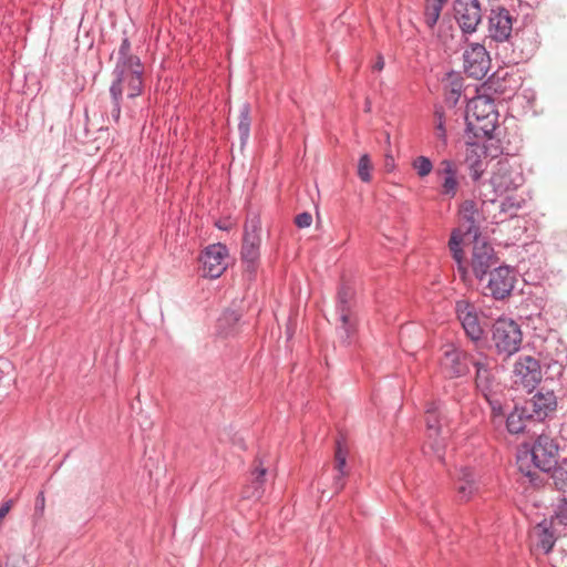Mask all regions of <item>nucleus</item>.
Returning a JSON list of instances; mask_svg holds the SVG:
<instances>
[{
    "instance_id": "1",
    "label": "nucleus",
    "mask_w": 567,
    "mask_h": 567,
    "mask_svg": "<svg viewBox=\"0 0 567 567\" xmlns=\"http://www.w3.org/2000/svg\"><path fill=\"white\" fill-rule=\"evenodd\" d=\"M115 81L110 87L113 100H121L124 93L127 97L138 96L143 90V66L140 58L131 54V44L124 39L116 52L114 69Z\"/></svg>"
},
{
    "instance_id": "2",
    "label": "nucleus",
    "mask_w": 567,
    "mask_h": 567,
    "mask_svg": "<svg viewBox=\"0 0 567 567\" xmlns=\"http://www.w3.org/2000/svg\"><path fill=\"white\" fill-rule=\"evenodd\" d=\"M524 177L519 166L509 159H499L493 167L489 185L493 192L502 197L501 210L513 216L524 203V198L517 194L523 185Z\"/></svg>"
},
{
    "instance_id": "3",
    "label": "nucleus",
    "mask_w": 567,
    "mask_h": 567,
    "mask_svg": "<svg viewBox=\"0 0 567 567\" xmlns=\"http://www.w3.org/2000/svg\"><path fill=\"white\" fill-rule=\"evenodd\" d=\"M458 213L460 226L452 231L449 240V247L457 264V270L462 279L465 281L468 276V269L460 245L465 238L478 237L480 213L476 203L471 199H466L462 203Z\"/></svg>"
},
{
    "instance_id": "4",
    "label": "nucleus",
    "mask_w": 567,
    "mask_h": 567,
    "mask_svg": "<svg viewBox=\"0 0 567 567\" xmlns=\"http://www.w3.org/2000/svg\"><path fill=\"white\" fill-rule=\"evenodd\" d=\"M558 446L548 435H539L530 452L526 451L518 455L517 464L519 471L529 478L532 483L537 480V473L532 470V461L535 468L549 472L557 465Z\"/></svg>"
},
{
    "instance_id": "5",
    "label": "nucleus",
    "mask_w": 567,
    "mask_h": 567,
    "mask_svg": "<svg viewBox=\"0 0 567 567\" xmlns=\"http://www.w3.org/2000/svg\"><path fill=\"white\" fill-rule=\"evenodd\" d=\"M465 118L476 137H489L497 126L498 112L491 97L478 95L467 103Z\"/></svg>"
},
{
    "instance_id": "6",
    "label": "nucleus",
    "mask_w": 567,
    "mask_h": 567,
    "mask_svg": "<svg viewBox=\"0 0 567 567\" xmlns=\"http://www.w3.org/2000/svg\"><path fill=\"white\" fill-rule=\"evenodd\" d=\"M492 340L499 353L512 355L519 350L523 333L513 319L499 318L493 324Z\"/></svg>"
},
{
    "instance_id": "7",
    "label": "nucleus",
    "mask_w": 567,
    "mask_h": 567,
    "mask_svg": "<svg viewBox=\"0 0 567 567\" xmlns=\"http://www.w3.org/2000/svg\"><path fill=\"white\" fill-rule=\"evenodd\" d=\"M443 417L439 406H431L425 412L427 444L432 451L442 458V451L450 434L449 429L443 424Z\"/></svg>"
},
{
    "instance_id": "8",
    "label": "nucleus",
    "mask_w": 567,
    "mask_h": 567,
    "mask_svg": "<svg viewBox=\"0 0 567 567\" xmlns=\"http://www.w3.org/2000/svg\"><path fill=\"white\" fill-rule=\"evenodd\" d=\"M497 264L494 248L482 237H473L470 266L477 279H483L487 271Z\"/></svg>"
},
{
    "instance_id": "9",
    "label": "nucleus",
    "mask_w": 567,
    "mask_h": 567,
    "mask_svg": "<svg viewBox=\"0 0 567 567\" xmlns=\"http://www.w3.org/2000/svg\"><path fill=\"white\" fill-rule=\"evenodd\" d=\"M261 220L258 216L247 219L244 227L241 257L249 267H254L260 256Z\"/></svg>"
},
{
    "instance_id": "10",
    "label": "nucleus",
    "mask_w": 567,
    "mask_h": 567,
    "mask_svg": "<svg viewBox=\"0 0 567 567\" xmlns=\"http://www.w3.org/2000/svg\"><path fill=\"white\" fill-rule=\"evenodd\" d=\"M464 70L468 76L476 80L483 79L491 68V59L484 45L472 43L464 51Z\"/></svg>"
},
{
    "instance_id": "11",
    "label": "nucleus",
    "mask_w": 567,
    "mask_h": 567,
    "mask_svg": "<svg viewBox=\"0 0 567 567\" xmlns=\"http://www.w3.org/2000/svg\"><path fill=\"white\" fill-rule=\"evenodd\" d=\"M228 249L223 244L208 246L200 256L205 277L218 278L227 268Z\"/></svg>"
},
{
    "instance_id": "12",
    "label": "nucleus",
    "mask_w": 567,
    "mask_h": 567,
    "mask_svg": "<svg viewBox=\"0 0 567 567\" xmlns=\"http://www.w3.org/2000/svg\"><path fill=\"white\" fill-rule=\"evenodd\" d=\"M455 19L465 33H473L482 21V9L478 0H456L454 3Z\"/></svg>"
},
{
    "instance_id": "13",
    "label": "nucleus",
    "mask_w": 567,
    "mask_h": 567,
    "mask_svg": "<svg viewBox=\"0 0 567 567\" xmlns=\"http://www.w3.org/2000/svg\"><path fill=\"white\" fill-rule=\"evenodd\" d=\"M455 311L466 336L473 341L480 340L484 330L476 307L467 300H460L455 305Z\"/></svg>"
},
{
    "instance_id": "14",
    "label": "nucleus",
    "mask_w": 567,
    "mask_h": 567,
    "mask_svg": "<svg viewBox=\"0 0 567 567\" xmlns=\"http://www.w3.org/2000/svg\"><path fill=\"white\" fill-rule=\"evenodd\" d=\"M514 382L526 389H533L542 380V371L538 361L530 357H520L514 365Z\"/></svg>"
},
{
    "instance_id": "15",
    "label": "nucleus",
    "mask_w": 567,
    "mask_h": 567,
    "mask_svg": "<svg viewBox=\"0 0 567 567\" xmlns=\"http://www.w3.org/2000/svg\"><path fill=\"white\" fill-rule=\"evenodd\" d=\"M353 291L350 287L341 286L337 296V311L340 329L348 339L354 330V321L351 313Z\"/></svg>"
},
{
    "instance_id": "16",
    "label": "nucleus",
    "mask_w": 567,
    "mask_h": 567,
    "mask_svg": "<svg viewBox=\"0 0 567 567\" xmlns=\"http://www.w3.org/2000/svg\"><path fill=\"white\" fill-rule=\"evenodd\" d=\"M513 29L512 17L506 9L498 8L491 11L488 32L492 39L498 42L506 41Z\"/></svg>"
},
{
    "instance_id": "17",
    "label": "nucleus",
    "mask_w": 567,
    "mask_h": 567,
    "mask_svg": "<svg viewBox=\"0 0 567 567\" xmlns=\"http://www.w3.org/2000/svg\"><path fill=\"white\" fill-rule=\"evenodd\" d=\"M529 408V416L538 421H543L550 413L555 412L557 408V399L554 392H537L528 402L525 404Z\"/></svg>"
},
{
    "instance_id": "18",
    "label": "nucleus",
    "mask_w": 567,
    "mask_h": 567,
    "mask_svg": "<svg viewBox=\"0 0 567 567\" xmlns=\"http://www.w3.org/2000/svg\"><path fill=\"white\" fill-rule=\"evenodd\" d=\"M514 279L508 267H497L489 274L487 289L496 299L508 296L513 289Z\"/></svg>"
},
{
    "instance_id": "19",
    "label": "nucleus",
    "mask_w": 567,
    "mask_h": 567,
    "mask_svg": "<svg viewBox=\"0 0 567 567\" xmlns=\"http://www.w3.org/2000/svg\"><path fill=\"white\" fill-rule=\"evenodd\" d=\"M436 175L442 179V195L450 198L455 197L460 185L455 163L450 159H443L436 169Z\"/></svg>"
},
{
    "instance_id": "20",
    "label": "nucleus",
    "mask_w": 567,
    "mask_h": 567,
    "mask_svg": "<svg viewBox=\"0 0 567 567\" xmlns=\"http://www.w3.org/2000/svg\"><path fill=\"white\" fill-rule=\"evenodd\" d=\"M558 537L557 532L550 527V522L546 520L537 524L530 533L534 546L545 554L553 549Z\"/></svg>"
},
{
    "instance_id": "21",
    "label": "nucleus",
    "mask_w": 567,
    "mask_h": 567,
    "mask_svg": "<svg viewBox=\"0 0 567 567\" xmlns=\"http://www.w3.org/2000/svg\"><path fill=\"white\" fill-rule=\"evenodd\" d=\"M465 354L454 348L445 350L441 360L443 372L450 377L455 378L464 374L467 371V365L464 362Z\"/></svg>"
},
{
    "instance_id": "22",
    "label": "nucleus",
    "mask_w": 567,
    "mask_h": 567,
    "mask_svg": "<svg viewBox=\"0 0 567 567\" xmlns=\"http://www.w3.org/2000/svg\"><path fill=\"white\" fill-rule=\"evenodd\" d=\"M478 491L475 474L470 468H462L458 473L457 493L461 499H470Z\"/></svg>"
},
{
    "instance_id": "23",
    "label": "nucleus",
    "mask_w": 567,
    "mask_h": 567,
    "mask_svg": "<svg viewBox=\"0 0 567 567\" xmlns=\"http://www.w3.org/2000/svg\"><path fill=\"white\" fill-rule=\"evenodd\" d=\"M267 473V468L264 466L260 460H256L251 475L254 477L252 485L244 489V496L246 498H260L264 494V477Z\"/></svg>"
},
{
    "instance_id": "24",
    "label": "nucleus",
    "mask_w": 567,
    "mask_h": 567,
    "mask_svg": "<svg viewBox=\"0 0 567 567\" xmlns=\"http://www.w3.org/2000/svg\"><path fill=\"white\" fill-rule=\"evenodd\" d=\"M476 367V386L483 395L489 400V393L493 389L494 377L491 372L488 362H474Z\"/></svg>"
},
{
    "instance_id": "25",
    "label": "nucleus",
    "mask_w": 567,
    "mask_h": 567,
    "mask_svg": "<svg viewBox=\"0 0 567 567\" xmlns=\"http://www.w3.org/2000/svg\"><path fill=\"white\" fill-rule=\"evenodd\" d=\"M530 419H533V416H529V408H526L525 405L523 408L516 406L507 416V430L513 434H518L525 430L526 423Z\"/></svg>"
},
{
    "instance_id": "26",
    "label": "nucleus",
    "mask_w": 567,
    "mask_h": 567,
    "mask_svg": "<svg viewBox=\"0 0 567 567\" xmlns=\"http://www.w3.org/2000/svg\"><path fill=\"white\" fill-rule=\"evenodd\" d=\"M550 527L557 532L558 536L566 535L567 530V499H559L555 516L550 519Z\"/></svg>"
},
{
    "instance_id": "27",
    "label": "nucleus",
    "mask_w": 567,
    "mask_h": 567,
    "mask_svg": "<svg viewBox=\"0 0 567 567\" xmlns=\"http://www.w3.org/2000/svg\"><path fill=\"white\" fill-rule=\"evenodd\" d=\"M478 151L482 152L481 147L472 146L466 155V162L468 163L473 181H478L482 177L486 166L485 161L473 159V156H478Z\"/></svg>"
},
{
    "instance_id": "28",
    "label": "nucleus",
    "mask_w": 567,
    "mask_h": 567,
    "mask_svg": "<svg viewBox=\"0 0 567 567\" xmlns=\"http://www.w3.org/2000/svg\"><path fill=\"white\" fill-rule=\"evenodd\" d=\"M443 0H426L424 22L430 29H433L437 23L443 9Z\"/></svg>"
},
{
    "instance_id": "29",
    "label": "nucleus",
    "mask_w": 567,
    "mask_h": 567,
    "mask_svg": "<svg viewBox=\"0 0 567 567\" xmlns=\"http://www.w3.org/2000/svg\"><path fill=\"white\" fill-rule=\"evenodd\" d=\"M250 131V116H249V106L247 104H243L239 111V122H238V132L241 141H246L249 136Z\"/></svg>"
},
{
    "instance_id": "30",
    "label": "nucleus",
    "mask_w": 567,
    "mask_h": 567,
    "mask_svg": "<svg viewBox=\"0 0 567 567\" xmlns=\"http://www.w3.org/2000/svg\"><path fill=\"white\" fill-rule=\"evenodd\" d=\"M373 164L368 154H363L358 162V176L364 182L369 183L372 179Z\"/></svg>"
},
{
    "instance_id": "31",
    "label": "nucleus",
    "mask_w": 567,
    "mask_h": 567,
    "mask_svg": "<svg viewBox=\"0 0 567 567\" xmlns=\"http://www.w3.org/2000/svg\"><path fill=\"white\" fill-rule=\"evenodd\" d=\"M551 477L557 488L563 489L567 486V458L563 460L553 470Z\"/></svg>"
},
{
    "instance_id": "32",
    "label": "nucleus",
    "mask_w": 567,
    "mask_h": 567,
    "mask_svg": "<svg viewBox=\"0 0 567 567\" xmlns=\"http://www.w3.org/2000/svg\"><path fill=\"white\" fill-rule=\"evenodd\" d=\"M348 452L343 449L340 441L337 442L334 452V468L341 476H347L346 464H347Z\"/></svg>"
},
{
    "instance_id": "33",
    "label": "nucleus",
    "mask_w": 567,
    "mask_h": 567,
    "mask_svg": "<svg viewBox=\"0 0 567 567\" xmlns=\"http://www.w3.org/2000/svg\"><path fill=\"white\" fill-rule=\"evenodd\" d=\"M412 166L420 177L427 176L433 169L432 162L425 156H417L413 161Z\"/></svg>"
},
{
    "instance_id": "34",
    "label": "nucleus",
    "mask_w": 567,
    "mask_h": 567,
    "mask_svg": "<svg viewBox=\"0 0 567 567\" xmlns=\"http://www.w3.org/2000/svg\"><path fill=\"white\" fill-rule=\"evenodd\" d=\"M444 85H445V89L450 87L451 95H452L451 97L454 99V101L456 102L461 94V91H462L461 78L457 74H450L444 80Z\"/></svg>"
},
{
    "instance_id": "35",
    "label": "nucleus",
    "mask_w": 567,
    "mask_h": 567,
    "mask_svg": "<svg viewBox=\"0 0 567 567\" xmlns=\"http://www.w3.org/2000/svg\"><path fill=\"white\" fill-rule=\"evenodd\" d=\"M435 120V136L442 141L443 144L446 142V131L444 127L443 112L441 110H435L434 112Z\"/></svg>"
},
{
    "instance_id": "36",
    "label": "nucleus",
    "mask_w": 567,
    "mask_h": 567,
    "mask_svg": "<svg viewBox=\"0 0 567 567\" xmlns=\"http://www.w3.org/2000/svg\"><path fill=\"white\" fill-rule=\"evenodd\" d=\"M295 223L299 228L309 227L312 223V216L309 213H301L296 216Z\"/></svg>"
},
{
    "instance_id": "37",
    "label": "nucleus",
    "mask_w": 567,
    "mask_h": 567,
    "mask_svg": "<svg viewBox=\"0 0 567 567\" xmlns=\"http://www.w3.org/2000/svg\"><path fill=\"white\" fill-rule=\"evenodd\" d=\"M111 115L115 123H117L120 121V116H121L120 100H113V107L111 111Z\"/></svg>"
},
{
    "instance_id": "38",
    "label": "nucleus",
    "mask_w": 567,
    "mask_h": 567,
    "mask_svg": "<svg viewBox=\"0 0 567 567\" xmlns=\"http://www.w3.org/2000/svg\"><path fill=\"white\" fill-rule=\"evenodd\" d=\"M344 477L340 473L334 477L336 492L339 493L344 486Z\"/></svg>"
},
{
    "instance_id": "39",
    "label": "nucleus",
    "mask_w": 567,
    "mask_h": 567,
    "mask_svg": "<svg viewBox=\"0 0 567 567\" xmlns=\"http://www.w3.org/2000/svg\"><path fill=\"white\" fill-rule=\"evenodd\" d=\"M45 505V498L44 495L41 493L37 498L35 509L40 511L41 513L44 511Z\"/></svg>"
},
{
    "instance_id": "40",
    "label": "nucleus",
    "mask_w": 567,
    "mask_h": 567,
    "mask_svg": "<svg viewBox=\"0 0 567 567\" xmlns=\"http://www.w3.org/2000/svg\"><path fill=\"white\" fill-rule=\"evenodd\" d=\"M373 68L378 71H381L384 68V60L381 55L378 56L377 62Z\"/></svg>"
},
{
    "instance_id": "41",
    "label": "nucleus",
    "mask_w": 567,
    "mask_h": 567,
    "mask_svg": "<svg viewBox=\"0 0 567 567\" xmlns=\"http://www.w3.org/2000/svg\"><path fill=\"white\" fill-rule=\"evenodd\" d=\"M228 318L234 320V321H238L239 320V316L236 312H234V311L230 312L229 315H225L224 320H228Z\"/></svg>"
},
{
    "instance_id": "42",
    "label": "nucleus",
    "mask_w": 567,
    "mask_h": 567,
    "mask_svg": "<svg viewBox=\"0 0 567 567\" xmlns=\"http://www.w3.org/2000/svg\"><path fill=\"white\" fill-rule=\"evenodd\" d=\"M216 225H217V227H218V228H220V229H227V225H224V224H221V223H217Z\"/></svg>"
},
{
    "instance_id": "43",
    "label": "nucleus",
    "mask_w": 567,
    "mask_h": 567,
    "mask_svg": "<svg viewBox=\"0 0 567 567\" xmlns=\"http://www.w3.org/2000/svg\"><path fill=\"white\" fill-rule=\"evenodd\" d=\"M386 161H388V162H385V165H389V164H391V162H393V157L388 156V157H386Z\"/></svg>"
},
{
    "instance_id": "44",
    "label": "nucleus",
    "mask_w": 567,
    "mask_h": 567,
    "mask_svg": "<svg viewBox=\"0 0 567 567\" xmlns=\"http://www.w3.org/2000/svg\"><path fill=\"white\" fill-rule=\"evenodd\" d=\"M386 161H388V162H385V165H389V164H391V162H393V157L388 156V157H386Z\"/></svg>"
},
{
    "instance_id": "45",
    "label": "nucleus",
    "mask_w": 567,
    "mask_h": 567,
    "mask_svg": "<svg viewBox=\"0 0 567 567\" xmlns=\"http://www.w3.org/2000/svg\"><path fill=\"white\" fill-rule=\"evenodd\" d=\"M386 161H388V162H385V165H389V164H391V162H393V157L388 156V157H386Z\"/></svg>"
},
{
    "instance_id": "46",
    "label": "nucleus",
    "mask_w": 567,
    "mask_h": 567,
    "mask_svg": "<svg viewBox=\"0 0 567 567\" xmlns=\"http://www.w3.org/2000/svg\"><path fill=\"white\" fill-rule=\"evenodd\" d=\"M10 567H21V564H19V563H14V564H12Z\"/></svg>"
}]
</instances>
